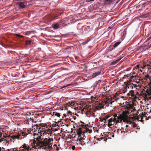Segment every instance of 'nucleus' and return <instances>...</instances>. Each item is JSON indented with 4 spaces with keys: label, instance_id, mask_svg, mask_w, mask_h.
<instances>
[{
    "label": "nucleus",
    "instance_id": "63",
    "mask_svg": "<svg viewBox=\"0 0 151 151\" xmlns=\"http://www.w3.org/2000/svg\"><path fill=\"white\" fill-rule=\"evenodd\" d=\"M114 136L113 135H112V137H114Z\"/></svg>",
    "mask_w": 151,
    "mask_h": 151
},
{
    "label": "nucleus",
    "instance_id": "7",
    "mask_svg": "<svg viewBox=\"0 0 151 151\" xmlns=\"http://www.w3.org/2000/svg\"><path fill=\"white\" fill-rule=\"evenodd\" d=\"M7 137L8 136H6L4 134H2L0 132V142H1L3 141H6V143L8 142V141L6 140V137Z\"/></svg>",
    "mask_w": 151,
    "mask_h": 151
},
{
    "label": "nucleus",
    "instance_id": "2",
    "mask_svg": "<svg viewBox=\"0 0 151 151\" xmlns=\"http://www.w3.org/2000/svg\"><path fill=\"white\" fill-rule=\"evenodd\" d=\"M129 114V113L127 111H123L121 114H119L118 116L117 114H115L114 115V122L118 123L123 121L124 122L130 124V120L131 119L133 121L135 119L134 117L129 118L128 116Z\"/></svg>",
    "mask_w": 151,
    "mask_h": 151
},
{
    "label": "nucleus",
    "instance_id": "39",
    "mask_svg": "<svg viewBox=\"0 0 151 151\" xmlns=\"http://www.w3.org/2000/svg\"><path fill=\"white\" fill-rule=\"evenodd\" d=\"M106 119L105 118H104L101 121H104L105 122H106Z\"/></svg>",
    "mask_w": 151,
    "mask_h": 151
},
{
    "label": "nucleus",
    "instance_id": "1",
    "mask_svg": "<svg viewBox=\"0 0 151 151\" xmlns=\"http://www.w3.org/2000/svg\"><path fill=\"white\" fill-rule=\"evenodd\" d=\"M42 132H38V141H36L35 139L33 140V144L34 145L35 149L37 148H41L43 147L42 149H46L47 148L46 147H47L49 149H51L52 147V144L50 143L51 141H53V140L51 138L47 139V138H45L44 140L40 141V140H42Z\"/></svg>",
    "mask_w": 151,
    "mask_h": 151
},
{
    "label": "nucleus",
    "instance_id": "21",
    "mask_svg": "<svg viewBox=\"0 0 151 151\" xmlns=\"http://www.w3.org/2000/svg\"><path fill=\"white\" fill-rule=\"evenodd\" d=\"M59 24H55L53 25V28L54 29H58L59 28Z\"/></svg>",
    "mask_w": 151,
    "mask_h": 151
},
{
    "label": "nucleus",
    "instance_id": "64",
    "mask_svg": "<svg viewBox=\"0 0 151 151\" xmlns=\"http://www.w3.org/2000/svg\"><path fill=\"white\" fill-rule=\"evenodd\" d=\"M1 151H5L2 150Z\"/></svg>",
    "mask_w": 151,
    "mask_h": 151
},
{
    "label": "nucleus",
    "instance_id": "10",
    "mask_svg": "<svg viewBox=\"0 0 151 151\" xmlns=\"http://www.w3.org/2000/svg\"><path fill=\"white\" fill-rule=\"evenodd\" d=\"M110 100H109V99L107 100L106 101H102V104H101L102 105H101V107L102 108H104V105L107 104H109V102H110Z\"/></svg>",
    "mask_w": 151,
    "mask_h": 151
},
{
    "label": "nucleus",
    "instance_id": "59",
    "mask_svg": "<svg viewBox=\"0 0 151 151\" xmlns=\"http://www.w3.org/2000/svg\"><path fill=\"white\" fill-rule=\"evenodd\" d=\"M2 149H4V148L2 147V148H1Z\"/></svg>",
    "mask_w": 151,
    "mask_h": 151
},
{
    "label": "nucleus",
    "instance_id": "27",
    "mask_svg": "<svg viewBox=\"0 0 151 151\" xmlns=\"http://www.w3.org/2000/svg\"><path fill=\"white\" fill-rule=\"evenodd\" d=\"M33 120L34 119L30 117L29 118H28V119H27L26 121L28 122H29L30 121H31L32 122H33Z\"/></svg>",
    "mask_w": 151,
    "mask_h": 151
},
{
    "label": "nucleus",
    "instance_id": "12",
    "mask_svg": "<svg viewBox=\"0 0 151 151\" xmlns=\"http://www.w3.org/2000/svg\"><path fill=\"white\" fill-rule=\"evenodd\" d=\"M101 73V71H98L96 72H95L92 74V78H94L96 77L97 76H98Z\"/></svg>",
    "mask_w": 151,
    "mask_h": 151
},
{
    "label": "nucleus",
    "instance_id": "6",
    "mask_svg": "<svg viewBox=\"0 0 151 151\" xmlns=\"http://www.w3.org/2000/svg\"><path fill=\"white\" fill-rule=\"evenodd\" d=\"M87 139H88L86 138V137H82L79 138V142L81 145H84L86 143V140Z\"/></svg>",
    "mask_w": 151,
    "mask_h": 151
},
{
    "label": "nucleus",
    "instance_id": "40",
    "mask_svg": "<svg viewBox=\"0 0 151 151\" xmlns=\"http://www.w3.org/2000/svg\"><path fill=\"white\" fill-rule=\"evenodd\" d=\"M72 149L73 150H74L75 149V146L74 145L72 147Z\"/></svg>",
    "mask_w": 151,
    "mask_h": 151
},
{
    "label": "nucleus",
    "instance_id": "22",
    "mask_svg": "<svg viewBox=\"0 0 151 151\" xmlns=\"http://www.w3.org/2000/svg\"><path fill=\"white\" fill-rule=\"evenodd\" d=\"M120 43V42H118L114 45L113 48H115L117 47Z\"/></svg>",
    "mask_w": 151,
    "mask_h": 151
},
{
    "label": "nucleus",
    "instance_id": "15",
    "mask_svg": "<svg viewBox=\"0 0 151 151\" xmlns=\"http://www.w3.org/2000/svg\"><path fill=\"white\" fill-rule=\"evenodd\" d=\"M51 115L52 116L55 115V116L58 117H60V113H58L56 111H54L52 113H51Z\"/></svg>",
    "mask_w": 151,
    "mask_h": 151
},
{
    "label": "nucleus",
    "instance_id": "3",
    "mask_svg": "<svg viewBox=\"0 0 151 151\" xmlns=\"http://www.w3.org/2000/svg\"><path fill=\"white\" fill-rule=\"evenodd\" d=\"M32 144V147H31L29 146L27 144H24L22 145V147H20L19 149L20 150L22 151H28L29 150H31V149L32 150V148H34V145Z\"/></svg>",
    "mask_w": 151,
    "mask_h": 151
},
{
    "label": "nucleus",
    "instance_id": "14",
    "mask_svg": "<svg viewBox=\"0 0 151 151\" xmlns=\"http://www.w3.org/2000/svg\"><path fill=\"white\" fill-rule=\"evenodd\" d=\"M85 133L84 132H77V134L78 135V138H79L83 136H84V133Z\"/></svg>",
    "mask_w": 151,
    "mask_h": 151
},
{
    "label": "nucleus",
    "instance_id": "33",
    "mask_svg": "<svg viewBox=\"0 0 151 151\" xmlns=\"http://www.w3.org/2000/svg\"><path fill=\"white\" fill-rule=\"evenodd\" d=\"M16 36H17L19 37L20 38H22V37H23V36L21 35H19V34H16Z\"/></svg>",
    "mask_w": 151,
    "mask_h": 151
},
{
    "label": "nucleus",
    "instance_id": "26",
    "mask_svg": "<svg viewBox=\"0 0 151 151\" xmlns=\"http://www.w3.org/2000/svg\"><path fill=\"white\" fill-rule=\"evenodd\" d=\"M99 106H97L95 107V108L96 109L98 110L99 109V108H102L101 107V105H102V104L99 103Z\"/></svg>",
    "mask_w": 151,
    "mask_h": 151
},
{
    "label": "nucleus",
    "instance_id": "18",
    "mask_svg": "<svg viewBox=\"0 0 151 151\" xmlns=\"http://www.w3.org/2000/svg\"><path fill=\"white\" fill-rule=\"evenodd\" d=\"M38 133L37 134H36V133H34L33 135L34 136V139H35L36 141H38Z\"/></svg>",
    "mask_w": 151,
    "mask_h": 151
},
{
    "label": "nucleus",
    "instance_id": "36",
    "mask_svg": "<svg viewBox=\"0 0 151 151\" xmlns=\"http://www.w3.org/2000/svg\"><path fill=\"white\" fill-rule=\"evenodd\" d=\"M81 129H82L81 128H79V129H77V132H82L81 131Z\"/></svg>",
    "mask_w": 151,
    "mask_h": 151
},
{
    "label": "nucleus",
    "instance_id": "58",
    "mask_svg": "<svg viewBox=\"0 0 151 151\" xmlns=\"http://www.w3.org/2000/svg\"><path fill=\"white\" fill-rule=\"evenodd\" d=\"M126 127H128V125H127L126 126Z\"/></svg>",
    "mask_w": 151,
    "mask_h": 151
},
{
    "label": "nucleus",
    "instance_id": "35",
    "mask_svg": "<svg viewBox=\"0 0 151 151\" xmlns=\"http://www.w3.org/2000/svg\"><path fill=\"white\" fill-rule=\"evenodd\" d=\"M113 124H112V123H108V127H111L112 125H113Z\"/></svg>",
    "mask_w": 151,
    "mask_h": 151
},
{
    "label": "nucleus",
    "instance_id": "47",
    "mask_svg": "<svg viewBox=\"0 0 151 151\" xmlns=\"http://www.w3.org/2000/svg\"><path fill=\"white\" fill-rule=\"evenodd\" d=\"M147 39H148V40H150L151 39V37H150L149 38H148Z\"/></svg>",
    "mask_w": 151,
    "mask_h": 151
},
{
    "label": "nucleus",
    "instance_id": "52",
    "mask_svg": "<svg viewBox=\"0 0 151 151\" xmlns=\"http://www.w3.org/2000/svg\"><path fill=\"white\" fill-rule=\"evenodd\" d=\"M149 84H151V80L150 81V82L149 83Z\"/></svg>",
    "mask_w": 151,
    "mask_h": 151
},
{
    "label": "nucleus",
    "instance_id": "9",
    "mask_svg": "<svg viewBox=\"0 0 151 151\" xmlns=\"http://www.w3.org/2000/svg\"><path fill=\"white\" fill-rule=\"evenodd\" d=\"M89 42H90L92 44L93 42V41L92 39H89L87 40L85 42L82 43L81 44L83 45H84L88 43Z\"/></svg>",
    "mask_w": 151,
    "mask_h": 151
},
{
    "label": "nucleus",
    "instance_id": "17",
    "mask_svg": "<svg viewBox=\"0 0 151 151\" xmlns=\"http://www.w3.org/2000/svg\"><path fill=\"white\" fill-rule=\"evenodd\" d=\"M112 3L110 0H104V4L105 5L111 4Z\"/></svg>",
    "mask_w": 151,
    "mask_h": 151
},
{
    "label": "nucleus",
    "instance_id": "42",
    "mask_svg": "<svg viewBox=\"0 0 151 151\" xmlns=\"http://www.w3.org/2000/svg\"><path fill=\"white\" fill-rule=\"evenodd\" d=\"M86 126V128H85L86 129V130H87V129L88 128H87V127H88V124H87L86 125H85Z\"/></svg>",
    "mask_w": 151,
    "mask_h": 151
},
{
    "label": "nucleus",
    "instance_id": "16",
    "mask_svg": "<svg viewBox=\"0 0 151 151\" xmlns=\"http://www.w3.org/2000/svg\"><path fill=\"white\" fill-rule=\"evenodd\" d=\"M49 130H51V129H48L47 130H42V131H40L41 132H43V134H48L49 132H50V131H49Z\"/></svg>",
    "mask_w": 151,
    "mask_h": 151
},
{
    "label": "nucleus",
    "instance_id": "25",
    "mask_svg": "<svg viewBox=\"0 0 151 151\" xmlns=\"http://www.w3.org/2000/svg\"><path fill=\"white\" fill-rule=\"evenodd\" d=\"M31 42L32 41L31 40H26L25 41V44L26 45H29L31 44Z\"/></svg>",
    "mask_w": 151,
    "mask_h": 151
},
{
    "label": "nucleus",
    "instance_id": "34",
    "mask_svg": "<svg viewBox=\"0 0 151 151\" xmlns=\"http://www.w3.org/2000/svg\"><path fill=\"white\" fill-rule=\"evenodd\" d=\"M49 131H50V132H49V133L48 134V135H49L50 136H51V135L52 134V132L51 131V130H49Z\"/></svg>",
    "mask_w": 151,
    "mask_h": 151
},
{
    "label": "nucleus",
    "instance_id": "43",
    "mask_svg": "<svg viewBox=\"0 0 151 151\" xmlns=\"http://www.w3.org/2000/svg\"><path fill=\"white\" fill-rule=\"evenodd\" d=\"M55 146H56V149L57 150V151H58V150H59V148L57 147L56 145H55Z\"/></svg>",
    "mask_w": 151,
    "mask_h": 151
},
{
    "label": "nucleus",
    "instance_id": "57",
    "mask_svg": "<svg viewBox=\"0 0 151 151\" xmlns=\"http://www.w3.org/2000/svg\"><path fill=\"white\" fill-rule=\"evenodd\" d=\"M69 84H68L66 86H69Z\"/></svg>",
    "mask_w": 151,
    "mask_h": 151
},
{
    "label": "nucleus",
    "instance_id": "55",
    "mask_svg": "<svg viewBox=\"0 0 151 151\" xmlns=\"http://www.w3.org/2000/svg\"><path fill=\"white\" fill-rule=\"evenodd\" d=\"M1 148L0 147V151H1Z\"/></svg>",
    "mask_w": 151,
    "mask_h": 151
},
{
    "label": "nucleus",
    "instance_id": "37",
    "mask_svg": "<svg viewBox=\"0 0 151 151\" xmlns=\"http://www.w3.org/2000/svg\"><path fill=\"white\" fill-rule=\"evenodd\" d=\"M94 42L93 41V42L92 44H91L90 42H88V44L89 45V46H91V45H93V43Z\"/></svg>",
    "mask_w": 151,
    "mask_h": 151
},
{
    "label": "nucleus",
    "instance_id": "24",
    "mask_svg": "<svg viewBox=\"0 0 151 151\" xmlns=\"http://www.w3.org/2000/svg\"><path fill=\"white\" fill-rule=\"evenodd\" d=\"M68 106H73L75 105V103L74 102H69L68 103Z\"/></svg>",
    "mask_w": 151,
    "mask_h": 151
},
{
    "label": "nucleus",
    "instance_id": "62",
    "mask_svg": "<svg viewBox=\"0 0 151 151\" xmlns=\"http://www.w3.org/2000/svg\"><path fill=\"white\" fill-rule=\"evenodd\" d=\"M66 126H67V127H68V124H67V125H66Z\"/></svg>",
    "mask_w": 151,
    "mask_h": 151
},
{
    "label": "nucleus",
    "instance_id": "44",
    "mask_svg": "<svg viewBox=\"0 0 151 151\" xmlns=\"http://www.w3.org/2000/svg\"><path fill=\"white\" fill-rule=\"evenodd\" d=\"M137 125L136 124H133V127H135Z\"/></svg>",
    "mask_w": 151,
    "mask_h": 151
},
{
    "label": "nucleus",
    "instance_id": "30",
    "mask_svg": "<svg viewBox=\"0 0 151 151\" xmlns=\"http://www.w3.org/2000/svg\"><path fill=\"white\" fill-rule=\"evenodd\" d=\"M80 126L83 128H86V125L81 124L80 125Z\"/></svg>",
    "mask_w": 151,
    "mask_h": 151
},
{
    "label": "nucleus",
    "instance_id": "29",
    "mask_svg": "<svg viewBox=\"0 0 151 151\" xmlns=\"http://www.w3.org/2000/svg\"><path fill=\"white\" fill-rule=\"evenodd\" d=\"M146 66H149V67H151V63L150 64H147V65H143V68L145 67ZM148 69L150 68V69H151V68H149V67H148Z\"/></svg>",
    "mask_w": 151,
    "mask_h": 151
},
{
    "label": "nucleus",
    "instance_id": "19",
    "mask_svg": "<svg viewBox=\"0 0 151 151\" xmlns=\"http://www.w3.org/2000/svg\"><path fill=\"white\" fill-rule=\"evenodd\" d=\"M129 94L130 95L132 96H135V94H134V92L133 90H131L129 92Z\"/></svg>",
    "mask_w": 151,
    "mask_h": 151
},
{
    "label": "nucleus",
    "instance_id": "28",
    "mask_svg": "<svg viewBox=\"0 0 151 151\" xmlns=\"http://www.w3.org/2000/svg\"><path fill=\"white\" fill-rule=\"evenodd\" d=\"M113 121L114 122V119H113L112 118H111L110 119H109V120L108 121V123H112V122Z\"/></svg>",
    "mask_w": 151,
    "mask_h": 151
},
{
    "label": "nucleus",
    "instance_id": "23",
    "mask_svg": "<svg viewBox=\"0 0 151 151\" xmlns=\"http://www.w3.org/2000/svg\"><path fill=\"white\" fill-rule=\"evenodd\" d=\"M28 134L25 132H21L20 133V135H22V136H24L25 137Z\"/></svg>",
    "mask_w": 151,
    "mask_h": 151
},
{
    "label": "nucleus",
    "instance_id": "4",
    "mask_svg": "<svg viewBox=\"0 0 151 151\" xmlns=\"http://www.w3.org/2000/svg\"><path fill=\"white\" fill-rule=\"evenodd\" d=\"M146 92L147 93L144 96L146 99L147 100H150L151 99V87L147 89Z\"/></svg>",
    "mask_w": 151,
    "mask_h": 151
},
{
    "label": "nucleus",
    "instance_id": "54",
    "mask_svg": "<svg viewBox=\"0 0 151 151\" xmlns=\"http://www.w3.org/2000/svg\"><path fill=\"white\" fill-rule=\"evenodd\" d=\"M119 129H118L117 132H119Z\"/></svg>",
    "mask_w": 151,
    "mask_h": 151
},
{
    "label": "nucleus",
    "instance_id": "50",
    "mask_svg": "<svg viewBox=\"0 0 151 151\" xmlns=\"http://www.w3.org/2000/svg\"><path fill=\"white\" fill-rule=\"evenodd\" d=\"M109 103H110L111 104H112V101H110V102H109Z\"/></svg>",
    "mask_w": 151,
    "mask_h": 151
},
{
    "label": "nucleus",
    "instance_id": "32",
    "mask_svg": "<svg viewBox=\"0 0 151 151\" xmlns=\"http://www.w3.org/2000/svg\"><path fill=\"white\" fill-rule=\"evenodd\" d=\"M136 77V75H135L134 76L133 75V76H131V79H133V80L134 79H135L136 78H135Z\"/></svg>",
    "mask_w": 151,
    "mask_h": 151
},
{
    "label": "nucleus",
    "instance_id": "56",
    "mask_svg": "<svg viewBox=\"0 0 151 151\" xmlns=\"http://www.w3.org/2000/svg\"><path fill=\"white\" fill-rule=\"evenodd\" d=\"M81 123L82 124H83L84 123V122H81Z\"/></svg>",
    "mask_w": 151,
    "mask_h": 151
},
{
    "label": "nucleus",
    "instance_id": "49",
    "mask_svg": "<svg viewBox=\"0 0 151 151\" xmlns=\"http://www.w3.org/2000/svg\"><path fill=\"white\" fill-rule=\"evenodd\" d=\"M63 116H64L65 117H66V115L65 114H63Z\"/></svg>",
    "mask_w": 151,
    "mask_h": 151
},
{
    "label": "nucleus",
    "instance_id": "20",
    "mask_svg": "<svg viewBox=\"0 0 151 151\" xmlns=\"http://www.w3.org/2000/svg\"><path fill=\"white\" fill-rule=\"evenodd\" d=\"M20 135H14L12 136V138L14 140L16 139H19V136Z\"/></svg>",
    "mask_w": 151,
    "mask_h": 151
},
{
    "label": "nucleus",
    "instance_id": "13",
    "mask_svg": "<svg viewBox=\"0 0 151 151\" xmlns=\"http://www.w3.org/2000/svg\"><path fill=\"white\" fill-rule=\"evenodd\" d=\"M25 3L24 2H20L19 4V7L22 8H24L26 7V5L24 4Z\"/></svg>",
    "mask_w": 151,
    "mask_h": 151
},
{
    "label": "nucleus",
    "instance_id": "41",
    "mask_svg": "<svg viewBox=\"0 0 151 151\" xmlns=\"http://www.w3.org/2000/svg\"><path fill=\"white\" fill-rule=\"evenodd\" d=\"M32 32V31H27V33L28 34H29Z\"/></svg>",
    "mask_w": 151,
    "mask_h": 151
},
{
    "label": "nucleus",
    "instance_id": "8",
    "mask_svg": "<svg viewBox=\"0 0 151 151\" xmlns=\"http://www.w3.org/2000/svg\"><path fill=\"white\" fill-rule=\"evenodd\" d=\"M91 107V106H88L87 107H85L82 110V111H86V115H87V114H88V113L89 112L91 113L92 112Z\"/></svg>",
    "mask_w": 151,
    "mask_h": 151
},
{
    "label": "nucleus",
    "instance_id": "5",
    "mask_svg": "<svg viewBox=\"0 0 151 151\" xmlns=\"http://www.w3.org/2000/svg\"><path fill=\"white\" fill-rule=\"evenodd\" d=\"M67 20V18H65L63 19L60 20L58 22V23L59 25H61L63 26H65L67 25L68 24H69V23H67L66 21Z\"/></svg>",
    "mask_w": 151,
    "mask_h": 151
},
{
    "label": "nucleus",
    "instance_id": "48",
    "mask_svg": "<svg viewBox=\"0 0 151 151\" xmlns=\"http://www.w3.org/2000/svg\"><path fill=\"white\" fill-rule=\"evenodd\" d=\"M144 48V47H143V46H142L141 47H140L141 49H142V48L143 49Z\"/></svg>",
    "mask_w": 151,
    "mask_h": 151
},
{
    "label": "nucleus",
    "instance_id": "11",
    "mask_svg": "<svg viewBox=\"0 0 151 151\" xmlns=\"http://www.w3.org/2000/svg\"><path fill=\"white\" fill-rule=\"evenodd\" d=\"M122 58H119L118 59L115 60V61L112 62H111V65H114L117 63L119 62L122 59Z\"/></svg>",
    "mask_w": 151,
    "mask_h": 151
},
{
    "label": "nucleus",
    "instance_id": "61",
    "mask_svg": "<svg viewBox=\"0 0 151 151\" xmlns=\"http://www.w3.org/2000/svg\"><path fill=\"white\" fill-rule=\"evenodd\" d=\"M7 150H8V151H9V149H8ZM11 151H12L11 150Z\"/></svg>",
    "mask_w": 151,
    "mask_h": 151
},
{
    "label": "nucleus",
    "instance_id": "31",
    "mask_svg": "<svg viewBox=\"0 0 151 151\" xmlns=\"http://www.w3.org/2000/svg\"><path fill=\"white\" fill-rule=\"evenodd\" d=\"M86 132H87L88 131V133H91V132H92V130L91 129H88V128L87 129V130H86Z\"/></svg>",
    "mask_w": 151,
    "mask_h": 151
},
{
    "label": "nucleus",
    "instance_id": "51",
    "mask_svg": "<svg viewBox=\"0 0 151 151\" xmlns=\"http://www.w3.org/2000/svg\"><path fill=\"white\" fill-rule=\"evenodd\" d=\"M147 78H149L150 79V77H149V76H147Z\"/></svg>",
    "mask_w": 151,
    "mask_h": 151
},
{
    "label": "nucleus",
    "instance_id": "45",
    "mask_svg": "<svg viewBox=\"0 0 151 151\" xmlns=\"http://www.w3.org/2000/svg\"><path fill=\"white\" fill-rule=\"evenodd\" d=\"M68 113L70 114H71L72 112L70 111H68Z\"/></svg>",
    "mask_w": 151,
    "mask_h": 151
},
{
    "label": "nucleus",
    "instance_id": "46",
    "mask_svg": "<svg viewBox=\"0 0 151 151\" xmlns=\"http://www.w3.org/2000/svg\"><path fill=\"white\" fill-rule=\"evenodd\" d=\"M109 117V116H107V117H106L105 118L107 120L108 118Z\"/></svg>",
    "mask_w": 151,
    "mask_h": 151
},
{
    "label": "nucleus",
    "instance_id": "38",
    "mask_svg": "<svg viewBox=\"0 0 151 151\" xmlns=\"http://www.w3.org/2000/svg\"><path fill=\"white\" fill-rule=\"evenodd\" d=\"M12 151H18V150H17L15 148L14 149L13 148L12 149Z\"/></svg>",
    "mask_w": 151,
    "mask_h": 151
},
{
    "label": "nucleus",
    "instance_id": "60",
    "mask_svg": "<svg viewBox=\"0 0 151 151\" xmlns=\"http://www.w3.org/2000/svg\"><path fill=\"white\" fill-rule=\"evenodd\" d=\"M12 52V51H10V52Z\"/></svg>",
    "mask_w": 151,
    "mask_h": 151
},
{
    "label": "nucleus",
    "instance_id": "53",
    "mask_svg": "<svg viewBox=\"0 0 151 151\" xmlns=\"http://www.w3.org/2000/svg\"><path fill=\"white\" fill-rule=\"evenodd\" d=\"M151 47V44L150 45V46H149V47L148 48H150Z\"/></svg>",
    "mask_w": 151,
    "mask_h": 151
}]
</instances>
